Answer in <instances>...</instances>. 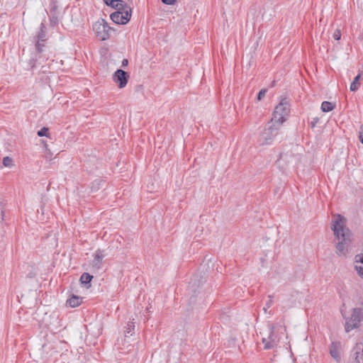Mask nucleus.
Wrapping results in <instances>:
<instances>
[{"mask_svg": "<svg viewBox=\"0 0 363 363\" xmlns=\"http://www.w3.org/2000/svg\"><path fill=\"white\" fill-rule=\"evenodd\" d=\"M1 218H2V220H4V211H1Z\"/></svg>", "mask_w": 363, "mask_h": 363, "instance_id": "31", "label": "nucleus"}, {"mask_svg": "<svg viewBox=\"0 0 363 363\" xmlns=\"http://www.w3.org/2000/svg\"><path fill=\"white\" fill-rule=\"evenodd\" d=\"M114 1H115V3H113L112 5H110L111 7H113L114 9L123 7L125 4L124 1L122 0H114Z\"/></svg>", "mask_w": 363, "mask_h": 363, "instance_id": "19", "label": "nucleus"}, {"mask_svg": "<svg viewBox=\"0 0 363 363\" xmlns=\"http://www.w3.org/2000/svg\"><path fill=\"white\" fill-rule=\"evenodd\" d=\"M49 129L46 127H43L40 130L38 131V135L40 137L48 136Z\"/></svg>", "mask_w": 363, "mask_h": 363, "instance_id": "21", "label": "nucleus"}, {"mask_svg": "<svg viewBox=\"0 0 363 363\" xmlns=\"http://www.w3.org/2000/svg\"><path fill=\"white\" fill-rule=\"evenodd\" d=\"M129 75L125 71L118 69L113 74V81L118 84L120 89L124 88L128 81Z\"/></svg>", "mask_w": 363, "mask_h": 363, "instance_id": "9", "label": "nucleus"}, {"mask_svg": "<svg viewBox=\"0 0 363 363\" xmlns=\"http://www.w3.org/2000/svg\"><path fill=\"white\" fill-rule=\"evenodd\" d=\"M268 298L269 300L267 301L265 306L263 308L265 312L267 311V309L270 308L273 303L272 296L269 295Z\"/></svg>", "mask_w": 363, "mask_h": 363, "instance_id": "22", "label": "nucleus"}, {"mask_svg": "<svg viewBox=\"0 0 363 363\" xmlns=\"http://www.w3.org/2000/svg\"><path fill=\"white\" fill-rule=\"evenodd\" d=\"M131 17V9L125 11H115L111 14V19L116 24H126Z\"/></svg>", "mask_w": 363, "mask_h": 363, "instance_id": "8", "label": "nucleus"}, {"mask_svg": "<svg viewBox=\"0 0 363 363\" xmlns=\"http://www.w3.org/2000/svg\"><path fill=\"white\" fill-rule=\"evenodd\" d=\"M277 327L272 324H268V333L267 336L262 337V342L265 350L274 348L279 342V337L276 333Z\"/></svg>", "mask_w": 363, "mask_h": 363, "instance_id": "5", "label": "nucleus"}, {"mask_svg": "<svg viewBox=\"0 0 363 363\" xmlns=\"http://www.w3.org/2000/svg\"><path fill=\"white\" fill-rule=\"evenodd\" d=\"M93 278V276L90 275L89 273H83L80 277V281L83 284H89Z\"/></svg>", "mask_w": 363, "mask_h": 363, "instance_id": "17", "label": "nucleus"}, {"mask_svg": "<svg viewBox=\"0 0 363 363\" xmlns=\"http://www.w3.org/2000/svg\"><path fill=\"white\" fill-rule=\"evenodd\" d=\"M359 140L362 143H363V126L361 127V130L359 132Z\"/></svg>", "mask_w": 363, "mask_h": 363, "instance_id": "28", "label": "nucleus"}, {"mask_svg": "<svg viewBox=\"0 0 363 363\" xmlns=\"http://www.w3.org/2000/svg\"><path fill=\"white\" fill-rule=\"evenodd\" d=\"M44 42H41L40 40H38L35 45L36 50L38 53H41L43 51Z\"/></svg>", "mask_w": 363, "mask_h": 363, "instance_id": "20", "label": "nucleus"}, {"mask_svg": "<svg viewBox=\"0 0 363 363\" xmlns=\"http://www.w3.org/2000/svg\"><path fill=\"white\" fill-rule=\"evenodd\" d=\"M334 108V106L329 101H323L321 104V110L323 112L331 111Z\"/></svg>", "mask_w": 363, "mask_h": 363, "instance_id": "16", "label": "nucleus"}, {"mask_svg": "<svg viewBox=\"0 0 363 363\" xmlns=\"http://www.w3.org/2000/svg\"><path fill=\"white\" fill-rule=\"evenodd\" d=\"M105 4L108 6L112 5L113 3H115L114 0H104Z\"/></svg>", "mask_w": 363, "mask_h": 363, "instance_id": "29", "label": "nucleus"}, {"mask_svg": "<svg viewBox=\"0 0 363 363\" xmlns=\"http://www.w3.org/2000/svg\"><path fill=\"white\" fill-rule=\"evenodd\" d=\"M93 30L96 37L101 40H106L110 38L111 32L113 30L108 23L103 18L99 19L93 24Z\"/></svg>", "mask_w": 363, "mask_h": 363, "instance_id": "4", "label": "nucleus"}, {"mask_svg": "<svg viewBox=\"0 0 363 363\" xmlns=\"http://www.w3.org/2000/svg\"><path fill=\"white\" fill-rule=\"evenodd\" d=\"M319 119L318 117H315L313 118L312 121L311 122V128H314L316 125V123L318 122Z\"/></svg>", "mask_w": 363, "mask_h": 363, "instance_id": "26", "label": "nucleus"}, {"mask_svg": "<svg viewBox=\"0 0 363 363\" xmlns=\"http://www.w3.org/2000/svg\"><path fill=\"white\" fill-rule=\"evenodd\" d=\"M128 65V60L127 59H123L122 61V67H125Z\"/></svg>", "mask_w": 363, "mask_h": 363, "instance_id": "30", "label": "nucleus"}, {"mask_svg": "<svg viewBox=\"0 0 363 363\" xmlns=\"http://www.w3.org/2000/svg\"><path fill=\"white\" fill-rule=\"evenodd\" d=\"M335 238L337 240L335 246L338 255H345L352 242V233L345 226V218L337 214L332 224Z\"/></svg>", "mask_w": 363, "mask_h": 363, "instance_id": "1", "label": "nucleus"}, {"mask_svg": "<svg viewBox=\"0 0 363 363\" xmlns=\"http://www.w3.org/2000/svg\"><path fill=\"white\" fill-rule=\"evenodd\" d=\"M296 160L297 158L291 152H282L277 160V164L279 168L285 169L289 165L295 164Z\"/></svg>", "mask_w": 363, "mask_h": 363, "instance_id": "7", "label": "nucleus"}, {"mask_svg": "<svg viewBox=\"0 0 363 363\" xmlns=\"http://www.w3.org/2000/svg\"><path fill=\"white\" fill-rule=\"evenodd\" d=\"M354 268L358 275L363 279V252L355 256Z\"/></svg>", "mask_w": 363, "mask_h": 363, "instance_id": "10", "label": "nucleus"}, {"mask_svg": "<svg viewBox=\"0 0 363 363\" xmlns=\"http://www.w3.org/2000/svg\"><path fill=\"white\" fill-rule=\"evenodd\" d=\"M333 38L335 40H340L341 38V33L340 30H336L333 33Z\"/></svg>", "mask_w": 363, "mask_h": 363, "instance_id": "24", "label": "nucleus"}, {"mask_svg": "<svg viewBox=\"0 0 363 363\" xmlns=\"http://www.w3.org/2000/svg\"><path fill=\"white\" fill-rule=\"evenodd\" d=\"M104 257V255L100 251H96L92 262V267L96 269H100Z\"/></svg>", "mask_w": 363, "mask_h": 363, "instance_id": "11", "label": "nucleus"}, {"mask_svg": "<svg viewBox=\"0 0 363 363\" xmlns=\"http://www.w3.org/2000/svg\"><path fill=\"white\" fill-rule=\"evenodd\" d=\"M50 152H48V155H45V157H48V156H50Z\"/></svg>", "mask_w": 363, "mask_h": 363, "instance_id": "33", "label": "nucleus"}, {"mask_svg": "<svg viewBox=\"0 0 363 363\" xmlns=\"http://www.w3.org/2000/svg\"><path fill=\"white\" fill-rule=\"evenodd\" d=\"M289 113V104L286 100L283 99L275 107L273 118H272L271 121L281 125L282 123L286 121Z\"/></svg>", "mask_w": 363, "mask_h": 363, "instance_id": "3", "label": "nucleus"}, {"mask_svg": "<svg viewBox=\"0 0 363 363\" xmlns=\"http://www.w3.org/2000/svg\"><path fill=\"white\" fill-rule=\"evenodd\" d=\"M135 324L134 322L130 321L128 323L125 330V336L128 337V335H132L134 333Z\"/></svg>", "mask_w": 363, "mask_h": 363, "instance_id": "14", "label": "nucleus"}, {"mask_svg": "<svg viewBox=\"0 0 363 363\" xmlns=\"http://www.w3.org/2000/svg\"><path fill=\"white\" fill-rule=\"evenodd\" d=\"M45 33L43 30H41V32L38 35V40H40L41 42H45Z\"/></svg>", "mask_w": 363, "mask_h": 363, "instance_id": "25", "label": "nucleus"}, {"mask_svg": "<svg viewBox=\"0 0 363 363\" xmlns=\"http://www.w3.org/2000/svg\"><path fill=\"white\" fill-rule=\"evenodd\" d=\"M330 353L331 356L335 360H337V361L340 360V355L339 351H338L337 348L335 346H334L333 343L332 344V346H331V348H330Z\"/></svg>", "mask_w": 363, "mask_h": 363, "instance_id": "15", "label": "nucleus"}, {"mask_svg": "<svg viewBox=\"0 0 363 363\" xmlns=\"http://www.w3.org/2000/svg\"><path fill=\"white\" fill-rule=\"evenodd\" d=\"M50 152H48V155H45V157H48V156H50Z\"/></svg>", "mask_w": 363, "mask_h": 363, "instance_id": "32", "label": "nucleus"}, {"mask_svg": "<svg viewBox=\"0 0 363 363\" xmlns=\"http://www.w3.org/2000/svg\"><path fill=\"white\" fill-rule=\"evenodd\" d=\"M266 93H267V89H264L260 90L257 94V99L259 101L262 100L265 96Z\"/></svg>", "mask_w": 363, "mask_h": 363, "instance_id": "23", "label": "nucleus"}, {"mask_svg": "<svg viewBox=\"0 0 363 363\" xmlns=\"http://www.w3.org/2000/svg\"><path fill=\"white\" fill-rule=\"evenodd\" d=\"M361 78V74H357L352 82L350 89L351 91H356L360 86L359 79Z\"/></svg>", "mask_w": 363, "mask_h": 363, "instance_id": "13", "label": "nucleus"}, {"mask_svg": "<svg viewBox=\"0 0 363 363\" xmlns=\"http://www.w3.org/2000/svg\"><path fill=\"white\" fill-rule=\"evenodd\" d=\"M81 303H82V298L78 296H75V295L72 296L67 301V305H68L69 306H70L72 308H75V307L79 306L81 304Z\"/></svg>", "mask_w": 363, "mask_h": 363, "instance_id": "12", "label": "nucleus"}, {"mask_svg": "<svg viewBox=\"0 0 363 363\" xmlns=\"http://www.w3.org/2000/svg\"><path fill=\"white\" fill-rule=\"evenodd\" d=\"M50 152H48V155H45V157H48V156H50Z\"/></svg>", "mask_w": 363, "mask_h": 363, "instance_id": "34", "label": "nucleus"}, {"mask_svg": "<svg viewBox=\"0 0 363 363\" xmlns=\"http://www.w3.org/2000/svg\"><path fill=\"white\" fill-rule=\"evenodd\" d=\"M3 164L4 167H11L13 165V160L10 157L3 158Z\"/></svg>", "mask_w": 363, "mask_h": 363, "instance_id": "18", "label": "nucleus"}, {"mask_svg": "<svg viewBox=\"0 0 363 363\" xmlns=\"http://www.w3.org/2000/svg\"><path fill=\"white\" fill-rule=\"evenodd\" d=\"M363 320V311L359 308H354L352 310L351 317L346 320L345 331L349 333L354 328L359 327V323Z\"/></svg>", "mask_w": 363, "mask_h": 363, "instance_id": "6", "label": "nucleus"}, {"mask_svg": "<svg viewBox=\"0 0 363 363\" xmlns=\"http://www.w3.org/2000/svg\"><path fill=\"white\" fill-rule=\"evenodd\" d=\"M281 125L271 121L259 134L257 143L259 145H269L279 135Z\"/></svg>", "mask_w": 363, "mask_h": 363, "instance_id": "2", "label": "nucleus"}, {"mask_svg": "<svg viewBox=\"0 0 363 363\" xmlns=\"http://www.w3.org/2000/svg\"><path fill=\"white\" fill-rule=\"evenodd\" d=\"M162 3L167 5H172L174 4L176 0H161Z\"/></svg>", "mask_w": 363, "mask_h": 363, "instance_id": "27", "label": "nucleus"}]
</instances>
